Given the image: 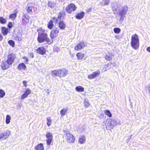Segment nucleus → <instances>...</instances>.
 <instances>
[{
    "mask_svg": "<svg viewBox=\"0 0 150 150\" xmlns=\"http://www.w3.org/2000/svg\"><path fill=\"white\" fill-rule=\"evenodd\" d=\"M40 30L38 31V36L37 38V40L38 42L40 43H41L46 41L47 43L50 44L51 42H50V40L47 37V33L45 30L42 29H40Z\"/></svg>",
    "mask_w": 150,
    "mask_h": 150,
    "instance_id": "f257e3e1",
    "label": "nucleus"
},
{
    "mask_svg": "<svg viewBox=\"0 0 150 150\" xmlns=\"http://www.w3.org/2000/svg\"><path fill=\"white\" fill-rule=\"evenodd\" d=\"M67 71L65 69L63 68L53 70L51 71V74L54 77H63L67 74Z\"/></svg>",
    "mask_w": 150,
    "mask_h": 150,
    "instance_id": "f03ea898",
    "label": "nucleus"
},
{
    "mask_svg": "<svg viewBox=\"0 0 150 150\" xmlns=\"http://www.w3.org/2000/svg\"><path fill=\"white\" fill-rule=\"evenodd\" d=\"M131 46L134 49L137 50L138 49L139 45V37L137 34L132 35L131 41Z\"/></svg>",
    "mask_w": 150,
    "mask_h": 150,
    "instance_id": "7ed1b4c3",
    "label": "nucleus"
},
{
    "mask_svg": "<svg viewBox=\"0 0 150 150\" xmlns=\"http://www.w3.org/2000/svg\"><path fill=\"white\" fill-rule=\"evenodd\" d=\"M103 123L106 124L105 126L107 129L110 130L117 124L118 122L116 120L109 118L107 119Z\"/></svg>",
    "mask_w": 150,
    "mask_h": 150,
    "instance_id": "20e7f679",
    "label": "nucleus"
},
{
    "mask_svg": "<svg viewBox=\"0 0 150 150\" xmlns=\"http://www.w3.org/2000/svg\"><path fill=\"white\" fill-rule=\"evenodd\" d=\"M128 9V7L125 6H122L121 9L119 10V13L120 16L119 19L120 21H121L123 20L124 18L125 17V16L127 14Z\"/></svg>",
    "mask_w": 150,
    "mask_h": 150,
    "instance_id": "39448f33",
    "label": "nucleus"
},
{
    "mask_svg": "<svg viewBox=\"0 0 150 150\" xmlns=\"http://www.w3.org/2000/svg\"><path fill=\"white\" fill-rule=\"evenodd\" d=\"M16 58L15 55L13 53H10L8 55L7 59L6 62L7 64L11 65L14 62Z\"/></svg>",
    "mask_w": 150,
    "mask_h": 150,
    "instance_id": "423d86ee",
    "label": "nucleus"
},
{
    "mask_svg": "<svg viewBox=\"0 0 150 150\" xmlns=\"http://www.w3.org/2000/svg\"><path fill=\"white\" fill-rule=\"evenodd\" d=\"M77 8L75 5L73 4H71L68 5L66 8V10L69 14H71L72 11H74Z\"/></svg>",
    "mask_w": 150,
    "mask_h": 150,
    "instance_id": "0eeeda50",
    "label": "nucleus"
},
{
    "mask_svg": "<svg viewBox=\"0 0 150 150\" xmlns=\"http://www.w3.org/2000/svg\"><path fill=\"white\" fill-rule=\"evenodd\" d=\"M86 46V43L83 41H82L78 43L77 45L75 46L74 49L76 50L79 51Z\"/></svg>",
    "mask_w": 150,
    "mask_h": 150,
    "instance_id": "6e6552de",
    "label": "nucleus"
},
{
    "mask_svg": "<svg viewBox=\"0 0 150 150\" xmlns=\"http://www.w3.org/2000/svg\"><path fill=\"white\" fill-rule=\"evenodd\" d=\"M35 4L33 3H28L27 6V11L29 13L31 14L33 13L32 10L35 11V9H36V8L34 7Z\"/></svg>",
    "mask_w": 150,
    "mask_h": 150,
    "instance_id": "1a4fd4ad",
    "label": "nucleus"
},
{
    "mask_svg": "<svg viewBox=\"0 0 150 150\" xmlns=\"http://www.w3.org/2000/svg\"><path fill=\"white\" fill-rule=\"evenodd\" d=\"M59 33V29L57 28H54L51 31L50 36L52 39H54L56 37L57 34Z\"/></svg>",
    "mask_w": 150,
    "mask_h": 150,
    "instance_id": "9d476101",
    "label": "nucleus"
},
{
    "mask_svg": "<svg viewBox=\"0 0 150 150\" xmlns=\"http://www.w3.org/2000/svg\"><path fill=\"white\" fill-rule=\"evenodd\" d=\"M66 139L67 141L69 143H73L75 141V138L74 136L69 133L66 134Z\"/></svg>",
    "mask_w": 150,
    "mask_h": 150,
    "instance_id": "9b49d317",
    "label": "nucleus"
},
{
    "mask_svg": "<svg viewBox=\"0 0 150 150\" xmlns=\"http://www.w3.org/2000/svg\"><path fill=\"white\" fill-rule=\"evenodd\" d=\"M100 71L99 70L93 72L92 74H91L88 76V78L89 79H92L96 78L100 74Z\"/></svg>",
    "mask_w": 150,
    "mask_h": 150,
    "instance_id": "f8f14e48",
    "label": "nucleus"
},
{
    "mask_svg": "<svg viewBox=\"0 0 150 150\" xmlns=\"http://www.w3.org/2000/svg\"><path fill=\"white\" fill-rule=\"evenodd\" d=\"M36 51L37 53L43 55L45 54L46 50L44 47H38L36 50Z\"/></svg>",
    "mask_w": 150,
    "mask_h": 150,
    "instance_id": "ddd939ff",
    "label": "nucleus"
},
{
    "mask_svg": "<svg viewBox=\"0 0 150 150\" xmlns=\"http://www.w3.org/2000/svg\"><path fill=\"white\" fill-rule=\"evenodd\" d=\"M63 14L62 13L60 12L58 14V16L57 18L53 17L52 18L53 21L55 22L56 23H57L61 21V19L62 18L63 16Z\"/></svg>",
    "mask_w": 150,
    "mask_h": 150,
    "instance_id": "4468645a",
    "label": "nucleus"
},
{
    "mask_svg": "<svg viewBox=\"0 0 150 150\" xmlns=\"http://www.w3.org/2000/svg\"><path fill=\"white\" fill-rule=\"evenodd\" d=\"M28 17L25 14H24L22 18V23L24 25H25L29 22Z\"/></svg>",
    "mask_w": 150,
    "mask_h": 150,
    "instance_id": "2eb2a0df",
    "label": "nucleus"
},
{
    "mask_svg": "<svg viewBox=\"0 0 150 150\" xmlns=\"http://www.w3.org/2000/svg\"><path fill=\"white\" fill-rule=\"evenodd\" d=\"M10 65H11V64H7L6 62L2 61L1 67L2 69L6 70L8 69L10 67Z\"/></svg>",
    "mask_w": 150,
    "mask_h": 150,
    "instance_id": "dca6fc26",
    "label": "nucleus"
},
{
    "mask_svg": "<svg viewBox=\"0 0 150 150\" xmlns=\"http://www.w3.org/2000/svg\"><path fill=\"white\" fill-rule=\"evenodd\" d=\"M85 14V13L83 11L80 13H78L76 16L75 18L78 20L81 19L84 17Z\"/></svg>",
    "mask_w": 150,
    "mask_h": 150,
    "instance_id": "f3484780",
    "label": "nucleus"
},
{
    "mask_svg": "<svg viewBox=\"0 0 150 150\" xmlns=\"http://www.w3.org/2000/svg\"><path fill=\"white\" fill-rule=\"evenodd\" d=\"M13 36L18 41H21L22 40V35L19 32H18L16 34L13 33Z\"/></svg>",
    "mask_w": 150,
    "mask_h": 150,
    "instance_id": "a211bd4d",
    "label": "nucleus"
},
{
    "mask_svg": "<svg viewBox=\"0 0 150 150\" xmlns=\"http://www.w3.org/2000/svg\"><path fill=\"white\" fill-rule=\"evenodd\" d=\"M59 23V27L60 29L62 30H64L66 28V25L65 23L63 21H59L58 23Z\"/></svg>",
    "mask_w": 150,
    "mask_h": 150,
    "instance_id": "6ab92c4d",
    "label": "nucleus"
},
{
    "mask_svg": "<svg viewBox=\"0 0 150 150\" xmlns=\"http://www.w3.org/2000/svg\"><path fill=\"white\" fill-rule=\"evenodd\" d=\"M26 66L23 63L20 64L18 67V69L19 70H21L23 69L25 70L26 69Z\"/></svg>",
    "mask_w": 150,
    "mask_h": 150,
    "instance_id": "aec40b11",
    "label": "nucleus"
},
{
    "mask_svg": "<svg viewBox=\"0 0 150 150\" xmlns=\"http://www.w3.org/2000/svg\"><path fill=\"white\" fill-rule=\"evenodd\" d=\"M114 64L112 63H108L107 64H105L103 67V69L105 70V71H106L107 70L109 69L111 67L112 65Z\"/></svg>",
    "mask_w": 150,
    "mask_h": 150,
    "instance_id": "412c9836",
    "label": "nucleus"
},
{
    "mask_svg": "<svg viewBox=\"0 0 150 150\" xmlns=\"http://www.w3.org/2000/svg\"><path fill=\"white\" fill-rule=\"evenodd\" d=\"M35 149L36 150H43L44 147L43 144L42 143L39 144L35 147Z\"/></svg>",
    "mask_w": 150,
    "mask_h": 150,
    "instance_id": "4be33fe9",
    "label": "nucleus"
},
{
    "mask_svg": "<svg viewBox=\"0 0 150 150\" xmlns=\"http://www.w3.org/2000/svg\"><path fill=\"white\" fill-rule=\"evenodd\" d=\"M2 32L4 35H6L7 34L8 32V30L7 28L5 27H2Z\"/></svg>",
    "mask_w": 150,
    "mask_h": 150,
    "instance_id": "5701e85b",
    "label": "nucleus"
},
{
    "mask_svg": "<svg viewBox=\"0 0 150 150\" xmlns=\"http://www.w3.org/2000/svg\"><path fill=\"white\" fill-rule=\"evenodd\" d=\"M76 56L78 60H81L84 57V54L81 53H78L76 54Z\"/></svg>",
    "mask_w": 150,
    "mask_h": 150,
    "instance_id": "b1692460",
    "label": "nucleus"
},
{
    "mask_svg": "<svg viewBox=\"0 0 150 150\" xmlns=\"http://www.w3.org/2000/svg\"><path fill=\"white\" fill-rule=\"evenodd\" d=\"M76 91L79 92H82L84 91V88L82 86H76L75 88Z\"/></svg>",
    "mask_w": 150,
    "mask_h": 150,
    "instance_id": "393cba45",
    "label": "nucleus"
},
{
    "mask_svg": "<svg viewBox=\"0 0 150 150\" xmlns=\"http://www.w3.org/2000/svg\"><path fill=\"white\" fill-rule=\"evenodd\" d=\"M68 110L67 108H64L62 109L60 111V114L63 116H64L66 115Z\"/></svg>",
    "mask_w": 150,
    "mask_h": 150,
    "instance_id": "a878e982",
    "label": "nucleus"
},
{
    "mask_svg": "<svg viewBox=\"0 0 150 150\" xmlns=\"http://www.w3.org/2000/svg\"><path fill=\"white\" fill-rule=\"evenodd\" d=\"M10 131L8 130H6L4 133H3V134H4V137H6V139L10 135Z\"/></svg>",
    "mask_w": 150,
    "mask_h": 150,
    "instance_id": "bb28decb",
    "label": "nucleus"
},
{
    "mask_svg": "<svg viewBox=\"0 0 150 150\" xmlns=\"http://www.w3.org/2000/svg\"><path fill=\"white\" fill-rule=\"evenodd\" d=\"M85 141V137L83 135L81 136L80 138H79V142L81 144H83Z\"/></svg>",
    "mask_w": 150,
    "mask_h": 150,
    "instance_id": "cd10ccee",
    "label": "nucleus"
},
{
    "mask_svg": "<svg viewBox=\"0 0 150 150\" xmlns=\"http://www.w3.org/2000/svg\"><path fill=\"white\" fill-rule=\"evenodd\" d=\"M11 119V117L10 115H7L6 117V124H8L10 122V120Z\"/></svg>",
    "mask_w": 150,
    "mask_h": 150,
    "instance_id": "c85d7f7f",
    "label": "nucleus"
},
{
    "mask_svg": "<svg viewBox=\"0 0 150 150\" xmlns=\"http://www.w3.org/2000/svg\"><path fill=\"white\" fill-rule=\"evenodd\" d=\"M53 25L52 21L50 20L47 24V27L49 29H51L52 28Z\"/></svg>",
    "mask_w": 150,
    "mask_h": 150,
    "instance_id": "c756f323",
    "label": "nucleus"
},
{
    "mask_svg": "<svg viewBox=\"0 0 150 150\" xmlns=\"http://www.w3.org/2000/svg\"><path fill=\"white\" fill-rule=\"evenodd\" d=\"M55 4H56L54 2L49 1L48 2L47 4L48 6L51 8H53Z\"/></svg>",
    "mask_w": 150,
    "mask_h": 150,
    "instance_id": "7c9ffc66",
    "label": "nucleus"
},
{
    "mask_svg": "<svg viewBox=\"0 0 150 150\" xmlns=\"http://www.w3.org/2000/svg\"><path fill=\"white\" fill-rule=\"evenodd\" d=\"M6 22V20L3 17H0V23L2 24H4Z\"/></svg>",
    "mask_w": 150,
    "mask_h": 150,
    "instance_id": "2f4dec72",
    "label": "nucleus"
},
{
    "mask_svg": "<svg viewBox=\"0 0 150 150\" xmlns=\"http://www.w3.org/2000/svg\"><path fill=\"white\" fill-rule=\"evenodd\" d=\"M17 16V14L16 13H13L11 14L9 16V18L12 20L15 19Z\"/></svg>",
    "mask_w": 150,
    "mask_h": 150,
    "instance_id": "473e14b6",
    "label": "nucleus"
},
{
    "mask_svg": "<svg viewBox=\"0 0 150 150\" xmlns=\"http://www.w3.org/2000/svg\"><path fill=\"white\" fill-rule=\"evenodd\" d=\"M105 114L109 117H111L112 116V114L108 110H105L104 111Z\"/></svg>",
    "mask_w": 150,
    "mask_h": 150,
    "instance_id": "72a5a7b5",
    "label": "nucleus"
},
{
    "mask_svg": "<svg viewBox=\"0 0 150 150\" xmlns=\"http://www.w3.org/2000/svg\"><path fill=\"white\" fill-rule=\"evenodd\" d=\"M47 125L48 126H50L52 123V120L51 119V117H48L47 119Z\"/></svg>",
    "mask_w": 150,
    "mask_h": 150,
    "instance_id": "f704fd0d",
    "label": "nucleus"
},
{
    "mask_svg": "<svg viewBox=\"0 0 150 150\" xmlns=\"http://www.w3.org/2000/svg\"><path fill=\"white\" fill-rule=\"evenodd\" d=\"M146 88L148 95L150 96V83L146 87Z\"/></svg>",
    "mask_w": 150,
    "mask_h": 150,
    "instance_id": "c9c22d12",
    "label": "nucleus"
},
{
    "mask_svg": "<svg viewBox=\"0 0 150 150\" xmlns=\"http://www.w3.org/2000/svg\"><path fill=\"white\" fill-rule=\"evenodd\" d=\"M84 105L86 107H88L90 105V103L87 99H85L84 100Z\"/></svg>",
    "mask_w": 150,
    "mask_h": 150,
    "instance_id": "e433bc0d",
    "label": "nucleus"
},
{
    "mask_svg": "<svg viewBox=\"0 0 150 150\" xmlns=\"http://www.w3.org/2000/svg\"><path fill=\"white\" fill-rule=\"evenodd\" d=\"M8 44L12 47H14L15 46V42L12 40H10L8 41Z\"/></svg>",
    "mask_w": 150,
    "mask_h": 150,
    "instance_id": "4c0bfd02",
    "label": "nucleus"
},
{
    "mask_svg": "<svg viewBox=\"0 0 150 150\" xmlns=\"http://www.w3.org/2000/svg\"><path fill=\"white\" fill-rule=\"evenodd\" d=\"M113 31L115 33L119 34L121 31V29L118 28H114Z\"/></svg>",
    "mask_w": 150,
    "mask_h": 150,
    "instance_id": "58836bf2",
    "label": "nucleus"
},
{
    "mask_svg": "<svg viewBox=\"0 0 150 150\" xmlns=\"http://www.w3.org/2000/svg\"><path fill=\"white\" fill-rule=\"evenodd\" d=\"M46 137L47 139H52L53 138L52 134L49 132H48L46 134Z\"/></svg>",
    "mask_w": 150,
    "mask_h": 150,
    "instance_id": "ea45409f",
    "label": "nucleus"
},
{
    "mask_svg": "<svg viewBox=\"0 0 150 150\" xmlns=\"http://www.w3.org/2000/svg\"><path fill=\"white\" fill-rule=\"evenodd\" d=\"M5 93L3 90L0 89V97L1 98H3L5 95Z\"/></svg>",
    "mask_w": 150,
    "mask_h": 150,
    "instance_id": "a19ab883",
    "label": "nucleus"
},
{
    "mask_svg": "<svg viewBox=\"0 0 150 150\" xmlns=\"http://www.w3.org/2000/svg\"><path fill=\"white\" fill-rule=\"evenodd\" d=\"M6 139V137H4V135L3 133H0V140H3Z\"/></svg>",
    "mask_w": 150,
    "mask_h": 150,
    "instance_id": "79ce46f5",
    "label": "nucleus"
},
{
    "mask_svg": "<svg viewBox=\"0 0 150 150\" xmlns=\"http://www.w3.org/2000/svg\"><path fill=\"white\" fill-rule=\"evenodd\" d=\"M52 140V139H51V138L47 139L46 140L47 145H50Z\"/></svg>",
    "mask_w": 150,
    "mask_h": 150,
    "instance_id": "37998d69",
    "label": "nucleus"
},
{
    "mask_svg": "<svg viewBox=\"0 0 150 150\" xmlns=\"http://www.w3.org/2000/svg\"><path fill=\"white\" fill-rule=\"evenodd\" d=\"M31 92V91L29 88H27L25 92L24 93L25 94L27 95V96Z\"/></svg>",
    "mask_w": 150,
    "mask_h": 150,
    "instance_id": "c03bdc74",
    "label": "nucleus"
},
{
    "mask_svg": "<svg viewBox=\"0 0 150 150\" xmlns=\"http://www.w3.org/2000/svg\"><path fill=\"white\" fill-rule=\"evenodd\" d=\"M105 58L106 59L108 60H110L112 59V58L109 55L106 54L105 56Z\"/></svg>",
    "mask_w": 150,
    "mask_h": 150,
    "instance_id": "a18cd8bd",
    "label": "nucleus"
},
{
    "mask_svg": "<svg viewBox=\"0 0 150 150\" xmlns=\"http://www.w3.org/2000/svg\"><path fill=\"white\" fill-rule=\"evenodd\" d=\"M13 26V25L12 24V22H9L8 25V28L9 29H10Z\"/></svg>",
    "mask_w": 150,
    "mask_h": 150,
    "instance_id": "49530a36",
    "label": "nucleus"
},
{
    "mask_svg": "<svg viewBox=\"0 0 150 150\" xmlns=\"http://www.w3.org/2000/svg\"><path fill=\"white\" fill-rule=\"evenodd\" d=\"M109 0H104L103 1L104 5H107L109 4Z\"/></svg>",
    "mask_w": 150,
    "mask_h": 150,
    "instance_id": "de8ad7c7",
    "label": "nucleus"
},
{
    "mask_svg": "<svg viewBox=\"0 0 150 150\" xmlns=\"http://www.w3.org/2000/svg\"><path fill=\"white\" fill-rule=\"evenodd\" d=\"M28 96L25 94V93H23L21 96V98L22 99H24L28 97Z\"/></svg>",
    "mask_w": 150,
    "mask_h": 150,
    "instance_id": "09e8293b",
    "label": "nucleus"
},
{
    "mask_svg": "<svg viewBox=\"0 0 150 150\" xmlns=\"http://www.w3.org/2000/svg\"><path fill=\"white\" fill-rule=\"evenodd\" d=\"M22 58L23 59H25V63L27 64L28 61V58L25 56L23 57Z\"/></svg>",
    "mask_w": 150,
    "mask_h": 150,
    "instance_id": "8fccbe9b",
    "label": "nucleus"
},
{
    "mask_svg": "<svg viewBox=\"0 0 150 150\" xmlns=\"http://www.w3.org/2000/svg\"><path fill=\"white\" fill-rule=\"evenodd\" d=\"M29 56L31 58H33L34 57V55L33 54V52H31L29 54Z\"/></svg>",
    "mask_w": 150,
    "mask_h": 150,
    "instance_id": "3c124183",
    "label": "nucleus"
},
{
    "mask_svg": "<svg viewBox=\"0 0 150 150\" xmlns=\"http://www.w3.org/2000/svg\"><path fill=\"white\" fill-rule=\"evenodd\" d=\"M132 134L131 135L130 137H129V138H128V139H127L126 140L127 142L128 143L129 142L130 139H131V137H132Z\"/></svg>",
    "mask_w": 150,
    "mask_h": 150,
    "instance_id": "603ef678",
    "label": "nucleus"
},
{
    "mask_svg": "<svg viewBox=\"0 0 150 150\" xmlns=\"http://www.w3.org/2000/svg\"><path fill=\"white\" fill-rule=\"evenodd\" d=\"M23 83L25 86L26 87L27 86V83L25 81H23Z\"/></svg>",
    "mask_w": 150,
    "mask_h": 150,
    "instance_id": "864d4df0",
    "label": "nucleus"
},
{
    "mask_svg": "<svg viewBox=\"0 0 150 150\" xmlns=\"http://www.w3.org/2000/svg\"><path fill=\"white\" fill-rule=\"evenodd\" d=\"M146 50L148 52L150 53V47H147Z\"/></svg>",
    "mask_w": 150,
    "mask_h": 150,
    "instance_id": "5fc2aeb1",
    "label": "nucleus"
},
{
    "mask_svg": "<svg viewBox=\"0 0 150 150\" xmlns=\"http://www.w3.org/2000/svg\"><path fill=\"white\" fill-rule=\"evenodd\" d=\"M3 38V37L1 34L0 33V41H1Z\"/></svg>",
    "mask_w": 150,
    "mask_h": 150,
    "instance_id": "6e6d98bb",
    "label": "nucleus"
},
{
    "mask_svg": "<svg viewBox=\"0 0 150 150\" xmlns=\"http://www.w3.org/2000/svg\"><path fill=\"white\" fill-rule=\"evenodd\" d=\"M91 8H89L88 9H87V10H86V12L87 13H88L90 11H91Z\"/></svg>",
    "mask_w": 150,
    "mask_h": 150,
    "instance_id": "4d7b16f0",
    "label": "nucleus"
},
{
    "mask_svg": "<svg viewBox=\"0 0 150 150\" xmlns=\"http://www.w3.org/2000/svg\"><path fill=\"white\" fill-rule=\"evenodd\" d=\"M58 0L59 1H62V0Z\"/></svg>",
    "mask_w": 150,
    "mask_h": 150,
    "instance_id": "13d9d810",
    "label": "nucleus"
}]
</instances>
